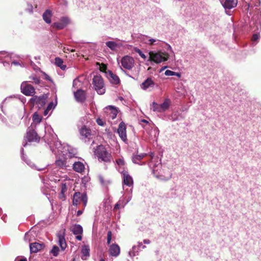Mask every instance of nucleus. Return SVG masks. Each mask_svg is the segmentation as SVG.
Returning a JSON list of instances; mask_svg holds the SVG:
<instances>
[{
    "label": "nucleus",
    "instance_id": "6e6552de",
    "mask_svg": "<svg viewBox=\"0 0 261 261\" xmlns=\"http://www.w3.org/2000/svg\"><path fill=\"white\" fill-rule=\"evenodd\" d=\"M87 196L85 193L75 192L73 196L72 203L74 205H77L80 201H82L84 206H86L87 203Z\"/></svg>",
    "mask_w": 261,
    "mask_h": 261
},
{
    "label": "nucleus",
    "instance_id": "2eb2a0df",
    "mask_svg": "<svg viewBox=\"0 0 261 261\" xmlns=\"http://www.w3.org/2000/svg\"><path fill=\"white\" fill-rule=\"evenodd\" d=\"M117 133L119 134L120 138L123 142H126L127 141L126 126L123 122H120L119 124Z\"/></svg>",
    "mask_w": 261,
    "mask_h": 261
},
{
    "label": "nucleus",
    "instance_id": "aec40b11",
    "mask_svg": "<svg viewBox=\"0 0 261 261\" xmlns=\"http://www.w3.org/2000/svg\"><path fill=\"white\" fill-rule=\"evenodd\" d=\"M107 76L110 83L113 85H118L120 82L119 77L115 74L113 73L112 71L109 70L107 72Z\"/></svg>",
    "mask_w": 261,
    "mask_h": 261
},
{
    "label": "nucleus",
    "instance_id": "3c124183",
    "mask_svg": "<svg viewBox=\"0 0 261 261\" xmlns=\"http://www.w3.org/2000/svg\"><path fill=\"white\" fill-rule=\"evenodd\" d=\"M174 72L170 70H167L165 72V74L167 76H173Z\"/></svg>",
    "mask_w": 261,
    "mask_h": 261
},
{
    "label": "nucleus",
    "instance_id": "bf43d9fd",
    "mask_svg": "<svg viewBox=\"0 0 261 261\" xmlns=\"http://www.w3.org/2000/svg\"><path fill=\"white\" fill-rule=\"evenodd\" d=\"M20 100L22 102L23 104H24L26 102V99L24 97L22 96L19 98Z\"/></svg>",
    "mask_w": 261,
    "mask_h": 261
},
{
    "label": "nucleus",
    "instance_id": "58836bf2",
    "mask_svg": "<svg viewBox=\"0 0 261 261\" xmlns=\"http://www.w3.org/2000/svg\"><path fill=\"white\" fill-rule=\"evenodd\" d=\"M118 167H122V170H125V164L123 158H119L116 161Z\"/></svg>",
    "mask_w": 261,
    "mask_h": 261
},
{
    "label": "nucleus",
    "instance_id": "f3484780",
    "mask_svg": "<svg viewBox=\"0 0 261 261\" xmlns=\"http://www.w3.org/2000/svg\"><path fill=\"white\" fill-rule=\"evenodd\" d=\"M155 86H158L151 77H148L140 85V87L142 89L146 90L149 88H153Z\"/></svg>",
    "mask_w": 261,
    "mask_h": 261
},
{
    "label": "nucleus",
    "instance_id": "de8ad7c7",
    "mask_svg": "<svg viewBox=\"0 0 261 261\" xmlns=\"http://www.w3.org/2000/svg\"><path fill=\"white\" fill-rule=\"evenodd\" d=\"M30 79L33 80L34 83L36 84H38L40 82V80H39V77H38L36 76H31L30 77Z\"/></svg>",
    "mask_w": 261,
    "mask_h": 261
},
{
    "label": "nucleus",
    "instance_id": "0eeeda50",
    "mask_svg": "<svg viewBox=\"0 0 261 261\" xmlns=\"http://www.w3.org/2000/svg\"><path fill=\"white\" fill-rule=\"evenodd\" d=\"M37 127H35L34 125H31L28 127L25 139H27L29 142H37L40 140V137L37 134L36 129Z\"/></svg>",
    "mask_w": 261,
    "mask_h": 261
},
{
    "label": "nucleus",
    "instance_id": "5fc2aeb1",
    "mask_svg": "<svg viewBox=\"0 0 261 261\" xmlns=\"http://www.w3.org/2000/svg\"><path fill=\"white\" fill-rule=\"evenodd\" d=\"M145 155H146V153H141L139 155H137V158H138L139 159L142 160Z\"/></svg>",
    "mask_w": 261,
    "mask_h": 261
},
{
    "label": "nucleus",
    "instance_id": "cd10ccee",
    "mask_svg": "<svg viewBox=\"0 0 261 261\" xmlns=\"http://www.w3.org/2000/svg\"><path fill=\"white\" fill-rule=\"evenodd\" d=\"M32 119L33 122L31 125H34L35 127H37V125L41 122L42 117L36 112L33 114Z\"/></svg>",
    "mask_w": 261,
    "mask_h": 261
},
{
    "label": "nucleus",
    "instance_id": "473e14b6",
    "mask_svg": "<svg viewBox=\"0 0 261 261\" xmlns=\"http://www.w3.org/2000/svg\"><path fill=\"white\" fill-rule=\"evenodd\" d=\"M7 54H9V57L6 56V55H0V60H3L6 59V60L3 62V63L4 64V66H9L10 63L9 62V60L11 59V57L10 55V54L6 52Z\"/></svg>",
    "mask_w": 261,
    "mask_h": 261
},
{
    "label": "nucleus",
    "instance_id": "423d86ee",
    "mask_svg": "<svg viewBox=\"0 0 261 261\" xmlns=\"http://www.w3.org/2000/svg\"><path fill=\"white\" fill-rule=\"evenodd\" d=\"M168 58L169 56L166 53L150 51L149 53V58L148 60L153 61L156 63H160L162 62L167 61Z\"/></svg>",
    "mask_w": 261,
    "mask_h": 261
},
{
    "label": "nucleus",
    "instance_id": "c756f323",
    "mask_svg": "<svg viewBox=\"0 0 261 261\" xmlns=\"http://www.w3.org/2000/svg\"><path fill=\"white\" fill-rule=\"evenodd\" d=\"M128 195H126L125 196H123L120 198L118 202L121 204V206L124 207V206L130 201L132 199L131 193H128Z\"/></svg>",
    "mask_w": 261,
    "mask_h": 261
},
{
    "label": "nucleus",
    "instance_id": "c9c22d12",
    "mask_svg": "<svg viewBox=\"0 0 261 261\" xmlns=\"http://www.w3.org/2000/svg\"><path fill=\"white\" fill-rule=\"evenodd\" d=\"M160 108V104H158L155 102H153L151 105L150 106V109L151 110H152L154 112L158 113L162 112V110Z\"/></svg>",
    "mask_w": 261,
    "mask_h": 261
},
{
    "label": "nucleus",
    "instance_id": "f03ea898",
    "mask_svg": "<svg viewBox=\"0 0 261 261\" xmlns=\"http://www.w3.org/2000/svg\"><path fill=\"white\" fill-rule=\"evenodd\" d=\"M120 173L123 177V188L128 193H132L133 187V180L130 175L126 170H120Z\"/></svg>",
    "mask_w": 261,
    "mask_h": 261
},
{
    "label": "nucleus",
    "instance_id": "ddd939ff",
    "mask_svg": "<svg viewBox=\"0 0 261 261\" xmlns=\"http://www.w3.org/2000/svg\"><path fill=\"white\" fill-rule=\"evenodd\" d=\"M105 113L106 114L107 116L108 117V119H114L117 115L118 111L116 108L109 106L107 107L104 109Z\"/></svg>",
    "mask_w": 261,
    "mask_h": 261
},
{
    "label": "nucleus",
    "instance_id": "f257e3e1",
    "mask_svg": "<svg viewBox=\"0 0 261 261\" xmlns=\"http://www.w3.org/2000/svg\"><path fill=\"white\" fill-rule=\"evenodd\" d=\"M45 130L43 139L49 145L52 152L57 155L74 157L76 154V150L67 144H62L58 141L56 134L49 125L44 124L42 127Z\"/></svg>",
    "mask_w": 261,
    "mask_h": 261
},
{
    "label": "nucleus",
    "instance_id": "4d7b16f0",
    "mask_svg": "<svg viewBox=\"0 0 261 261\" xmlns=\"http://www.w3.org/2000/svg\"><path fill=\"white\" fill-rule=\"evenodd\" d=\"M64 193H62L61 192H60L59 197L61 199H62V200L65 199V196Z\"/></svg>",
    "mask_w": 261,
    "mask_h": 261
},
{
    "label": "nucleus",
    "instance_id": "37998d69",
    "mask_svg": "<svg viewBox=\"0 0 261 261\" xmlns=\"http://www.w3.org/2000/svg\"><path fill=\"white\" fill-rule=\"evenodd\" d=\"M134 50L136 52V53H137L138 54H139V55L140 56V57L143 59H146V56H145V55L143 53V52L139 48H137V47H135L134 48Z\"/></svg>",
    "mask_w": 261,
    "mask_h": 261
},
{
    "label": "nucleus",
    "instance_id": "72a5a7b5",
    "mask_svg": "<svg viewBox=\"0 0 261 261\" xmlns=\"http://www.w3.org/2000/svg\"><path fill=\"white\" fill-rule=\"evenodd\" d=\"M55 64L62 70H65L66 68V66L63 65V60L59 57L55 58Z\"/></svg>",
    "mask_w": 261,
    "mask_h": 261
},
{
    "label": "nucleus",
    "instance_id": "49530a36",
    "mask_svg": "<svg viewBox=\"0 0 261 261\" xmlns=\"http://www.w3.org/2000/svg\"><path fill=\"white\" fill-rule=\"evenodd\" d=\"M81 82L78 79H75L73 81V88L77 87L78 86H80Z\"/></svg>",
    "mask_w": 261,
    "mask_h": 261
},
{
    "label": "nucleus",
    "instance_id": "864d4df0",
    "mask_svg": "<svg viewBox=\"0 0 261 261\" xmlns=\"http://www.w3.org/2000/svg\"><path fill=\"white\" fill-rule=\"evenodd\" d=\"M121 206V204L118 202L115 205V206H114V210L115 211V210H117L118 209H119L120 208V207Z\"/></svg>",
    "mask_w": 261,
    "mask_h": 261
},
{
    "label": "nucleus",
    "instance_id": "13d9d810",
    "mask_svg": "<svg viewBox=\"0 0 261 261\" xmlns=\"http://www.w3.org/2000/svg\"><path fill=\"white\" fill-rule=\"evenodd\" d=\"M258 39V35L257 34H254L252 36V40L256 41Z\"/></svg>",
    "mask_w": 261,
    "mask_h": 261
},
{
    "label": "nucleus",
    "instance_id": "338daca9",
    "mask_svg": "<svg viewBox=\"0 0 261 261\" xmlns=\"http://www.w3.org/2000/svg\"><path fill=\"white\" fill-rule=\"evenodd\" d=\"M99 178L100 182L101 184H103L104 183V180H103V179L101 175L99 176Z\"/></svg>",
    "mask_w": 261,
    "mask_h": 261
},
{
    "label": "nucleus",
    "instance_id": "0e129e2a",
    "mask_svg": "<svg viewBox=\"0 0 261 261\" xmlns=\"http://www.w3.org/2000/svg\"><path fill=\"white\" fill-rule=\"evenodd\" d=\"M143 242L144 244H149L150 243V241L149 240L146 239L143 241Z\"/></svg>",
    "mask_w": 261,
    "mask_h": 261
},
{
    "label": "nucleus",
    "instance_id": "9d476101",
    "mask_svg": "<svg viewBox=\"0 0 261 261\" xmlns=\"http://www.w3.org/2000/svg\"><path fill=\"white\" fill-rule=\"evenodd\" d=\"M220 2L227 15H230L229 10L235 8L238 4V0H220Z\"/></svg>",
    "mask_w": 261,
    "mask_h": 261
},
{
    "label": "nucleus",
    "instance_id": "603ef678",
    "mask_svg": "<svg viewBox=\"0 0 261 261\" xmlns=\"http://www.w3.org/2000/svg\"><path fill=\"white\" fill-rule=\"evenodd\" d=\"M96 122H97V124L100 126H103L105 124V123L103 121V120L100 118H97L96 119Z\"/></svg>",
    "mask_w": 261,
    "mask_h": 261
},
{
    "label": "nucleus",
    "instance_id": "bb28decb",
    "mask_svg": "<svg viewBox=\"0 0 261 261\" xmlns=\"http://www.w3.org/2000/svg\"><path fill=\"white\" fill-rule=\"evenodd\" d=\"M85 165L81 162H75L73 164V170L77 172L82 173L85 170Z\"/></svg>",
    "mask_w": 261,
    "mask_h": 261
},
{
    "label": "nucleus",
    "instance_id": "4be33fe9",
    "mask_svg": "<svg viewBox=\"0 0 261 261\" xmlns=\"http://www.w3.org/2000/svg\"><path fill=\"white\" fill-rule=\"evenodd\" d=\"M43 243L37 242L32 243L30 244V249L31 253H37L41 250L44 247Z\"/></svg>",
    "mask_w": 261,
    "mask_h": 261
},
{
    "label": "nucleus",
    "instance_id": "8fccbe9b",
    "mask_svg": "<svg viewBox=\"0 0 261 261\" xmlns=\"http://www.w3.org/2000/svg\"><path fill=\"white\" fill-rule=\"evenodd\" d=\"M169 119L173 121H175L177 120L178 119V117L176 114H172L169 117Z\"/></svg>",
    "mask_w": 261,
    "mask_h": 261
},
{
    "label": "nucleus",
    "instance_id": "680f3d73",
    "mask_svg": "<svg viewBox=\"0 0 261 261\" xmlns=\"http://www.w3.org/2000/svg\"><path fill=\"white\" fill-rule=\"evenodd\" d=\"M174 74H173V76L175 75V76H177L178 77H180L181 76V74L179 72H174Z\"/></svg>",
    "mask_w": 261,
    "mask_h": 261
},
{
    "label": "nucleus",
    "instance_id": "e2e57ef3",
    "mask_svg": "<svg viewBox=\"0 0 261 261\" xmlns=\"http://www.w3.org/2000/svg\"><path fill=\"white\" fill-rule=\"evenodd\" d=\"M49 111V110H48V109H47V108H46V109L44 110V115L45 116L47 115L48 114V113Z\"/></svg>",
    "mask_w": 261,
    "mask_h": 261
},
{
    "label": "nucleus",
    "instance_id": "6e6d98bb",
    "mask_svg": "<svg viewBox=\"0 0 261 261\" xmlns=\"http://www.w3.org/2000/svg\"><path fill=\"white\" fill-rule=\"evenodd\" d=\"M15 261H27V258L25 257H21V258H16L15 259Z\"/></svg>",
    "mask_w": 261,
    "mask_h": 261
},
{
    "label": "nucleus",
    "instance_id": "a878e982",
    "mask_svg": "<svg viewBox=\"0 0 261 261\" xmlns=\"http://www.w3.org/2000/svg\"><path fill=\"white\" fill-rule=\"evenodd\" d=\"M81 258L83 260H86L90 256V247L88 245H84L81 250Z\"/></svg>",
    "mask_w": 261,
    "mask_h": 261
},
{
    "label": "nucleus",
    "instance_id": "a211bd4d",
    "mask_svg": "<svg viewBox=\"0 0 261 261\" xmlns=\"http://www.w3.org/2000/svg\"><path fill=\"white\" fill-rule=\"evenodd\" d=\"M106 46L111 50L115 51L118 48L123 46L122 42L118 40V42L113 41H109L106 42Z\"/></svg>",
    "mask_w": 261,
    "mask_h": 261
},
{
    "label": "nucleus",
    "instance_id": "412c9836",
    "mask_svg": "<svg viewBox=\"0 0 261 261\" xmlns=\"http://www.w3.org/2000/svg\"><path fill=\"white\" fill-rule=\"evenodd\" d=\"M69 22L68 18L66 17H63L61 18L59 22H55L53 24L54 27L58 29H63L64 28Z\"/></svg>",
    "mask_w": 261,
    "mask_h": 261
},
{
    "label": "nucleus",
    "instance_id": "2f4dec72",
    "mask_svg": "<svg viewBox=\"0 0 261 261\" xmlns=\"http://www.w3.org/2000/svg\"><path fill=\"white\" fill-rule=\"evenodd\" d=\"M58 244L61 249L64 250L67 247L65 239L63 236H59L58 237Z\"/></svg>",
    "mask_w": 261,
    "mask_h": 261
},
{
    "label": "nucleus",
    "instance_id": "1a4fd4ad",
    "mask_svg": "<svg viewBox=\"0 0 261 261\" xmlns=\"http://www.w3.org/2000/svg\"><path fill=\"white\" fill-rule=\"evenodd\" d=\"M121 66L124 69L131 70L135 64L134 58L129 56H125L121 60Z\"/></svg>",
    "mask_w": 261,
    "mask_h": 261
},
{
    "label": "nucleus",
    "instance_id": "5701e85b",
    "mask_svg": "<svg viewBox=\"0 0 261 261\" xmlns=\"http://www.w3.org/2000/svg\"><path fill=\"white\" fill-rule=\"evenodd\" d=\"M74 96L76 101L82 102L86 99L85 92L81 89H77L76 91H74Z\"/></svg>",
    "mask_w": 261,
    "mask_h": 261
},
{
    "label": "nucleus",
    "instance_id": "393cba45",
    "mask_svg": "<svg viewBox=\"0 0 261 261\" xmlns=\"http://www.w3.org/2000/svg\"><path fill=\"white\" fill-rule=\"evenodd\" d=\"M109 252L111 255L116 257L120 254V247L117 244H112L110 246Z\"/></svg>",
    "mask_w": 261,
    "mask_h": 261
},
{
    "label": "nucleus",
    "instance_id": "7c9ffc66",
    "mask_svg": "<svg viewBox=\"0 0 261 261\" xmlns=\"http://www.w3.org/2000/svg\"><path fill=\"white\" fill-rule=\"evenodd\" d=\"M171 105V100L169 98H166L164 102L160 104V108L162 110V112H164L167 110Z\"/></svg>",
    "mask_w": 261,
    "mask_h": 261
},
{
    "label": "nucleus",
    "instance_id": "052dcab7",
    "mask_svg": "<svg viewBox=\"0 0 261 261\" xmlns=\"http://www.w3.org/2000/svg\"><path fill=\"white\" fill-rule=\"evenodd\" d=\"M11 64L15 65V66L20 65V64L19 62L15 61L12 62Z\"/></svg>",
    "mask_w": 261,
    "mask_h": 261
},
{
    "label": "nucleus",
    "instance_id": "20e7f679",
    "mask_svg": "<svg viewBox=\"0 0 261 261\" xmlns=\"http://www.w3.org/2000/svg\"><path fill=\"white\" fill-rule=\"evenodd\" d=\"M95 152L99 161H103L106 163L111 161V155L107 151L103 145L97 146Z\"/></svg>",
    "mask_w": 261,
    "mask_h": 261
},
{
    "label": "nucleus",
    "instance_id": "a19ab883",
    "mask_svg": "<svg viewBox=\"0 0 261 261\" xmlns=\"http://www.w3.org/2000/svg\"><path fill=\"white\" fill-rule=\"evenodd\" d=\"M23 151H24L23 148H22L21 149V158H22V159L24 161H25V162H26V163H27L28 165H29L30 167H34V164H33V163H32L30 161H29V160H28V161H27V160H26V159H25V157L24 156V154H23Z\"/></svg>",
    "mask_w": 261,
    "mask_h": 261
},
{
    "label": "nucleus",
    "instance_id": "f8f14e48",
    "mask_svg": "<svg viewBox=\"0 0 261 261\" xmlns=\"http://www.w3.org/2000/svg\"><path fill=\"white\" fill-rule=\"evenodd\" d=\"M70 230L75 236V238L78 241L82 239L83 229L82 226L80 224H74L70 228Z\"/></svg>",
    "mask_w": 261,
    "mask_h": 261
},
{
    "label": "nucleus",
    "instance_id": "4468645a",
    "mask_svg": "<svg viewBox=\"0 0 261 261\" xmlns=\"http://www.w3.org/2000/svg\"><path fill=\"white\" fill-rule=\"evenodd\" d=\"M80 133L81 139L84 140L85 142L87 141V139L89 140L92 136L91 129L85 125L80 129Z\"/></svg>",
    "mask_w": 261,
    "mask_h": 261
},
{
    "label": "nucleus",
    "instance_id": "39448f33",
    "mask_svg": "<svg viewBox=\"0 0 261 261\" xmlns=\"http://www.w3.org/2000/svg\"><path fill=\"white\" fill-rule=\"evenodd\" d=\"M93 85L95 90L99 94L105 93L106 89L104 86L103 80L100 75H95L93 79Z\"/></svg>",
    "mask_w": 261,
    "mask_h": 261
},
{
    "label": "nucleus",
    "instance_id": "79ce46f5",
    "mask_svg": "<svg viewBox=\"0 0 261 261\" xmlns=\"http://www.w3.org/2000/svg\"><path fill=\"white\" fill-rule=\"evenodd\" d=\"M57 105V98H56L55 100V101H54V102L51 101L48 105L47 108L49 111H51L55 108Z\"/></svg>",
    "mask_w": 261,
    "mask_h": 261
},
{
    "label": "nucleus",
    "instance_id": "e433bc0d",
    "mask_svg": "<svg viewBox=\"0 0 261 261\" xmlns=\"http://www.w3.org/2000/svg\"><path fill=\"white\" fill-rule=\"evenodd\" d=\"M145 39H144V43L148 45H154L155 42H160V40L153 38L148 39V37L146 36Z\"/></svg>",
    "mask_w": 261,
    "mask_h": 261
},
{
    "label": "nucleus",
    "instance_id": "7ed1b4c3",
    "mask_svg": "<svg viewBox=\"0 0 261 261\" xmlns=\"http://www.w3.org/2000/svg\"><path fill=\"white\" fill-rule=\"evenodd\" d=\"M152 173L154 177L159 180L167 181L172 177V173L167 168L161 169L159 171V169H152Z\"/></svg>",
    "mask_w": 261,
    "mask_h": 261
},
{
    "label": "nucleus",
    "instance_id": "9b49d317",
    "mask_svg": "<svg viewBox=\"0 0 261 261\" xmlns=\"http://www.w3.org/2000/svg\"><path fill=\"white\" fill-rule=\"evenodd\" d=\"M21 90L27 96H32L35 93L34 88L27 82H23L21 85Z\"/></svg>",
    "mask_w": 261,
    "mask_h": 261
},
{
    "label": "nucleus",
    "instance_id": "f704fd0d",
    "mask_svg": "<svg viewBox=\"0 0 261 261\" xmlns=\"http://www.w3.org/2000/svg\"><path fill=\"white\" fill-rule=\"evenodd\" d=\"M30 101L32 103L35 104L44 102L45 99L43 97L35 96L31 98Z\"/></svg>",
    "mask_w": 261,
    "mask_h": 261
},
{
    "label": "nucleus",
    "instance_id": "69168bd1",
    "mask_svg": "<svg viewBox=\"0 0 261 261\" xmlns=\"http://www.w3.org/2000/svg\"><path fill=\"white\" fill-rule=\"evenodd\" d=\"M83 214V211L79 210L77 212V216H80L81 215Z\"/></svg>",
    "mask_w": 261,
    "mask_h": 261
},
{
    "label": "nucleus",
    "instance_id": "c85d7f7f",
    "mask_svg": "<svg viewBox=\"0 0 261 261\" xmlns=\"http://www.w3.org/2000/svg\"><path fill=\"white\" fill-rule=\"evenodd\" d=\"M52 12L49 10H46L43 14L42 17L44 21L47 23H50Z\"/></svg>",
    "mask_w": 261,
    "mask_h": 261
},
{
    "label": "nucleus",
    "instance_id": "b1692460",
    "mask_svg": "<svg viewBox=\"0 0 261 261\" xmlns=\"http://www.w3.org/2000/svg\"><path fill=\"white\" fill-rule=\"evenodd\" d=\"M140 245H142L141 242H138V245L134 246L132 249L128 252V255L130 257L133 258L139 254V252L141 250L140 248Z\"/></svg>",
    "mask_w": 261,
    "mask_h": 261
},
{
    "label": "nucleus",
    "instance_id": "774afa93",
    "mask_svg": "<svg viewBox=\"0 0 261 261\" xmlns=\"http://www.w3.org/2000/svg\"><path fill=\"white\" fill-rule=\"evenodd\" d=\"M0 55H6V56L8 57L9 56V54H7L6 51H0Z\"/></svg>",
    "mask_w": 261,
    "mask_h": 261
},
{
    "label": "nucleus",
    "instance_id": "4c0bfd02",
    "mask_svg": "<svg viewBox=\"0 0 261 261\" xmlns=\"http://www.w3.org/2000/svg\"><path fill=\"white\" fill-rule=\"evenodd\" d=\"M55 165L56 166L62 169L65 168L66 167L65 161L62 160L61 159L56 160L55 162Z\"/></svg>",
    "mask_w": 261,
    "mask_h": 261
},
{
    "label": "nucleus",
    "instance_id": "6ab92c4d",
    "mask_svg": "<svg viewBox=\"0 0 261 261\" xmlns=\"http://www.w3.org/2000/svg\"><path fill=\"white\" fill-rule=\"evenodd\" d=\"M149 125L150 127V129L148 131L149 137L152 140H156L159 135V129L154 124H152L151 125Z\"/></svg>",
    "mask_w": 261,
    "mask_h": 261
},
{
    "label": "nucleus",
    "instance_id": "ea45409f",
    "mask_svg": "<svg viewBox=\"0 0 261 261\" xmlns=\"http://www.w3.org/2000/svg\"><path fill=\"white\" fill-rule=\"evenodd\" d=\"M59 248L56 246H54L52 249L50 250V254H52L54 256H57L59 254Z\"/></svg>",
    "mask_w": 261,
    "mask_h": 261
},
{
    "label": "nucleus",
    "instance_id": "dca6fc26",
    "mask_svg": "<svg viewBox=\"0 0 261 261\" xmlns=\"http://www.w3.org/2000/svg\"><path fill=\"white\" fill-rule=\"evenodd\" d=\"M37 233L35 228H32L24 236V239L25 242H30L36 239Z\"/></svg>",
    "mask_w": 261,
    "mask_h": 261
},
{
    "label": "nucleus",
    "instance_id": "c03bdc74",
    "mask_svg": "<svg viewBox=\"0 0 261 261\" xmlns=\"http://www.w3.org/2000/svg\"><path fill=\"white\" fill-rule=\"evenodd\" d=\"M61 192L62 193H65L67 191V186L66 183H61L60 186Z\"/></svg>",
    "mask_w": 261,
    "mask_h": 261
},
{
    "label": "nucleus",
    "instance_id": "a18cd8bd",
    "mask_svg": "<svg viewBox=\"0 0 261 261\" xmlns=\"http://www.w3.org/2000/svg\"><path fill=\"white\" fill-rule=\"evenodd\" d=\"M141 160L140 159H139L138 158H137V155H134L132 158V161L135 164H139V165H143V164H144V163H143V164H140V163L138 162L139 161H140Z\"/></svg>",
    "mask_w": 261,
    "mask_h": 261
},
{
    "label": "nucleus",
    "instance_id": "09e8293b",
    "mask_svg": "<svg viewBox=\"0 0 261 261\" xmlns=\"http://www.w3.org/2000/svg\"><path fill=\"white\" fill-rule=\"evenodd\" d=\"M112 239V232L109 231L107 233V243L110 244Z\"/></svg>",
    "mask_w": 261,
    "mask_h": 261
}]
</instances>
